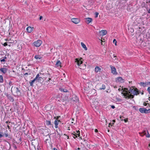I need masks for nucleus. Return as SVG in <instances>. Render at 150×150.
Wrapping results in <instances>:
<instances>
[{"mask_svg": "<svg viewBox=\"0 0 150 150\" xmlns=\"http://www.w3.org/2000/svg\"><path fill=\"white\" fill-rule=\"evenodd\" d=\"M124 89V90L122 91L121 94L125 96V98L128 99L134 98L133 95H132L131 94H129L128 92L129 90L127 88H125Z\"/></svg>", "mask_w": 150, "mask_h": 150, "instance_id": "f257e3e1", "label": "nucleus"}, {"mask_svg": "<svg viewBox=\"0 0 150 150\" xmlns=\"http://www.w3.org/2000/svg\"><path fill=\"white\" fill-rule=\"evenodd\" d=\"M128 92L129 93V94L130 93H131V94H133L134 96V95H137L139 93L138 90L136 88L135 89L133 87H132V88H130L129 89V90Z\"/></svg>", "mask_w": 150, "mask_h": 150, "instance_id": "f03ea898", "label": "nucleus"}, {"mask_svg": "<svg viewBox=\"0 0 150 150\" xmlns=\"http://www.w3.org/2000/svg\"><path fill=\"white\" fill-rule=\"evenodd\" d=\"M32 144L34 146L35 148L36 149H38L39 148V142L38 141L37 139L33 140L32 141Z\"/></svg>", "mask_w": 150, "mask_h": 150, "instance_id": "7ed1b4c3", "label": "nucleus"}, {"mask_svg": "<svg viewBox=\"0 0 150 150\" xmlns=\"http://www.w3.org/2000/svg\"><path fill=\"white\" fill-rule=\"evenodd\" d=\"M139 134L142 137L145 135L147 138H149L150 137V134L149 133V132H139Z\"/></svg>", "mask_w": 150, "mask_h": 150, "instance_id": "20e7f679", "label": "nucleus"}, {"mask_svg": "<svg viewBox=\"0 0 150 150\" xmlns=\"http://www.w3.org/2000/svg\"><path fill=\"white\" fill-rule=\"evenodd\" d=\"M42 43V41L40 40H38L33 43L34 45L36 47H39Z\"/></svg>", "mask_w": 150, "mask_h": 150, "instance_id": "39448f33", "label": "nucleus"}, {"mask_svg": "<svg viewBox=\"0 0 150 150\" xmlns=\"http://www.w3.org/2000/svg\"><path fill=\"white\" fill-rule=\"evenodd\" d=\"M110 67L111 69V73L114 74L116 75L117 74V73L116 71V69L115 67L112 66L110 65Z\"/></svg>", "mask_w": 150, "mask_h": 150, "instance_id": "423d86ee", "label": "nucleus"}, {"mask_svg": "<svg viewBox=\"0 0 150 150\" xmlns=\"http://www.w3.org/2000/svg\"><path fill=\"white\" fill-rule=\"evenodd\" d=\"M71 21L74 23L77 24L79 23L80 21V20L78 18H72L71 19Z\"/></svg>", "mask_w": 150, "mask_h": 150, "instance_id": "0eeeda50", "label": "nucleus"}, {"mask_svg": "<svg viewBox=\"0 0 150 150\" xmlns=\"http://www.w3.org/2000/svg\"><path fill=\"white\" fill-rule=\"evenodd\" d=\"M139 110L141 113H147V109L145 108H141L139 109Z\"/></svg>", "mask_w": 150, "mask_h": 150, "instance_id": "6e6552de", "label": "nucleus"}, {"mask_svg": "<svg viewBox=\"0 0 150 150\" xmlns=\"http://www.w3.org/2000/svg\"><path fill=\"white\" fill-rule=\"evenodd\" d=\"M116 82H120L121 83H123L124 82V80L121 77H119L116 78Z\"/></svg>", "mask_w": 150, "mask_h": 150, "instance_id": "1a4fd4ad", "label": "nucleus"}, {"mask_svg": "<svg viewBox=\"0 0 150 150\" xmlns=\"http://www.w3.org/2000/svg\"><path fill=\"white\" fill-rule=\"evenodd\" d=\"M38 75H37L35 78L32 81H30V85L31 86H33V84L34 82L37 79V78H38Z\"/></svg>", "mask_w": 150, "mask_h": 150, "instance_id": "9d476101", "label": "nucleus"}, {"mask_svg": "<svg viewBox=\"0 0 150 150\" xmlns=\"http://www.w3.org/2000/svg\"><path fill=\"white\" fill-rule=\"evenodd\" d=\"M77 133H75V132H74V134H74V135L75 136V137L74 136V137L75 138L76 137H77V136H78L79 137H80V138H81V139H82V138H81V137H80V132H76Z\"/></svg>", "mask_w": 150, "mask_h": 150, "instance_id": "9b49d317", "label": "nucleus"}, {"mask_svg": "<svg viewBox=\"0 0 150 150\" xmlns=\"http://www.w3.org/2000/svg\"><path fill=\"white\" fill-rule=\"evenodd\" d=\"M6 96L8 97V98L10 100L13 101L14 99L13 98L11 95H9L8 93L5 94Z\"/></svg>", "mask_w": 150, "mask_h": 150, "instance_id": "f8f14e48", "label": "nucleus"}, {"mask_svg": "<svg viewBox=\"0 0 150 150\" xmlns=\"http://www.w3.org/2000/svg\"><path fill=\"white\" fill-rule=\"evenodd\" d=\"M75 60V61L77 62V64L78 66H80L82 63V62L81 60H79L78 59H76Z\"/></svg>", "mask_w": 150, "mask_h": 150, "instance_id": "ddd939ff", "label": "nucleus"}, {"mask_svg": "<svg viewBox=\"0 0 150 150\" xmlns=\"http://www.w3.org/2000/svg\"><path fill=\"white\" fill-rule=\"evenodd\" d=\"M86 22L87 24H88L92 21V19L90 18H85Z\"/></svg>", "mask_w": 150, "mask_h": 150, "instance_id": "4468645a", "label": "nucleus"}, {"mask_svg": "<svg viewBox=\"0 0 150 150\" xmlns=\"http://www.w3.org/2000/svg\"><path fill=\"white\" fill-rule=\"evenodd\" d=\"M15 90L16 91L17 95L19 96L20 95V90H19L18 88H15Z\"/></svg>", "mask_w": 150, "mask_h": 150, "instance_id": "2eb2a0df", "label": "nucleus"}, {"mask_svg": "<svg viewBox=\"0 0 150 150\" xmlns=\"http://www.w3.org/2000/svg\"><path fill=\"white\" fill-rule=\"evenodd\" d=\"M33 28L29 26L27 28L26 30L28 33H30L33 31Z\"/></svg>", "mask_w": 150, "mask_h": 150, "instance_id": "dca6fc26", "label": "nucleus"}, {"mask_svg": "<svg viewBox=\"0 0 150 150\" xmlns=\"http://www.w3.org/2000/svg\"><path fill=\"white\" fill-rule=\"evenodd\" d=\"M99 33L100 34V35L102 36L105 35L107 33V31L105 30H102L100 31Z\"/></svg>", "mask_w": 150, "mask_h": 150, "instance_id": "f3484780", "label": "nucleus"}, {"mask_svg": "<svg viewBox=\"0 0 150 150\" xmlns=\"http://www.w3.org/2000/svg\"><path fill=\"white\" fill-rule=\"evenodd\" d=\"M61 122L59 120H56L54 122V124L55 125V127L56 128H57L58 127L57 125L59 122Z\"/></svg>", "mask_w": 150, "mask_h": 150, "instance_id": "a211bd4d", "label": "nucleus"}, {"mask_svg": "<svg viewBox=\"0 0 150 150\" xmlns=\"http://www.w3.org/2000/svg\"><path fill=\"white\" fill-rule=\"evenodd\" d=\"M99 103L97 101H95L93 102L92 105H93V107L96 108L97 105H98Z\"/></svg>", "mask_w": 150, "mask_h": 150, "instance_id": "6ab92c4d", "label": "nucleus"}, {"mask_svg": "<svg viewBox=\"0 0 150 150\" xmlns=\"http://www.w3.org/2000/svg\"><path fill=\"white\" fill-rule=\"evenodd\" d=\"M40 74H38L37 75H38V78H37V79L36 80H37L39 82H41V81H42L43 80V78L41 77H40Z\"/></svg>", "mask_w": 150, "mask_h": 150, "instance_id": "aec40b11", "label": "nucleus"}, {"mask_svg": "<svg viewBox=\"0 0 150 150\" xmlns=\"http://www.w3.org/2000/svg\"><path fill=\"white\" fill-rule=\"evenodd\" d=\"M4 136L7 137L8 134H4L2 133V132H0V138Z\"/></svg>", "mask_w": 150, "mask_h": 150, "instance_id": "412c9836", "label": "nucleus"}, {"mask_svg": "<svg viewBox=\"0 0 150 150\" xmlns=\"http://www.w3.org/2000/svg\"><path fill=\"white\" fill-rule=\"evenodd\" d=\"M59 90L63 92H68L67 90L66 89L64 88H59Z\"/></svg>", "mask_w": 150, "mask_h": 150, "instance_id": "4be33fe9", "label": "nucleus"}, {"mask_svg": "<svg viewBox=\"0 0 150 150\" xmlns=\"http://www.w3.org/2000/svg\"><path fill=\"white\" fill-rule=\"evenodd\" d=\"M101 69L98 67L97 66L95 68V71L96 72H100L101 71Z\"/></svg>", "mask_w": 150, "mask_h": 150, "instance_id": "5701e85b", "label": "nucleus"}, {"mask_svg": "<svg viewBox=\"0 0 150 150\" xmlns=\"http://www.w3.org/2000/svg\"><path fill=\"white\" fill-rule=\"evenodd\" d=\"M0 71L4 74H5L7 71V70L5 68H3L0 69Z\"/></svg>", "mask_w": 150, "mask_h": 150, "instance_id": "b1692460", "label": "nucleus"}, {"mask_svg": "<svg viewBox=\"0 0 150 150\" xmlns=\"http://www.w3.org/2000/svg\"><path fill=\"white\" fill-rule=\"evenodd\" d=\"M81 45L82 47L85 50H87V48L86 47V45L82 42L81 43Z\"/></svg>", "mask_w": 150, "mask_h": 150, "instance_id": "393cba45", "label": "nucleus"}, {"mask_svg": "<svg viewBox=\"0 0 150 150\" xmlns=\"http://www.w3.org/2000/svg\"><path fill=\"white\" fill-rule=\"evenodd\" d=\"M35 58L36 59H40L42 58V57L40 55H36L35 56Z\"/></svg>", "mask_w": 150, "mask_h": 150, "instance_id": "a878e982", "label": "nucleus"}, {"mask_svg": "<svg viewBox=\"0 0 150 150\" xmlns=\"http://www.w3.org/2000/svg\"><path fill=\"white\" fill-rule=\"evenodd\" d=\"M61 62L60 61L58 60L56 62V66L57 67H58L59 66L61 67Z\"/></svg>", "mask_w": 150, "mask_h": 150, "instance_id": "bb28decb", "label": "nucleus"}, {"mask_svg": "<svg viewBox=\"0 0 150 150\" xmlns=\"http://www.w3.org/2000/svg\"><path fill=\"white\" fill-rule=\"evenodd\" d=\"M47 77H48V80H47V81H46V82L47 81H49L51 79L50 78V74H49V73H47Z\"/></svg>", "mask_w": 150, "mask_h": 150, "instance_id": "cd10ccee", "label": "nucleus"}, {"mask_svg": "<svg viewBox=\"0 0 150 150\" xmlns=\"http://www.w3.org/2000/svg\"><path fill=\"white\" fill-rule=\"evenodd\" d=\"M3 77L2 75H0V82L3 83Z\"/></svg>", "mask_w": 150, "mask_h": 150, "instance_id": "c85d7f7f", "label": "nucleus"}, {"mask_svg": "<svg viewBox=\"0 0 150 150\" xmlns=\"http://www.w3.org/2000/svg\"><path fill=\"white\" fill-rule=\"evenodd\" d=\"M105 86L104 84H103L102 85V87L100 88V90L105 89Z\"/></svg>", "mask_w": 150, "mask_h": 150, "instance_id": "c756f323", "label": "nucleus"}, {"mask_svg": "<svg viewBox=\"0 0 150 150\" xmlns=\"http://www.w3.org/2000/svg\"><path fill=\"white\" fill-rule=\"evenodd\" d=\"M46 124L48 125H51L50 121L48 120L46 121Z\"/></svg>", "mask_w": 150, "mask_h": 150, "instance_id": "7c9ffc66", "label": "nucleus"}, {"mask_svg": "<svg viewBox=\"0 0 150 150\" xmlns=\"http://www.w3.org/2000/svg\"><path fill=\"white\" fill-rule=\"evenodd\" d=\"M149 84H150V82H147L144 83L145 86L146 85H147Z\"/></svg>", "mask_w": 150, "mask_h": 150, "instance_id": "2f4dec72", "label": "nucleus"}, {"mask_svg": "<svg viewBox=\"0 0 150 150\" xmlns=\"http://www.w3.org/2000/svg\"><path fill=\"white\" fill-rule=\"evenodd\" d=\"M116 100L117 101V102H121L122 100L121 99L118 98H116Z\"/></svg>", "mask_w": 150, "mask_h": 150, "instance_id": "473e14b6", "label": "nucleus"}, {"mask_svg": "<svg viewBox=\"0 0 150 150\" xmlns=\"http://www.w3.org/2000/svg\"><path fill=\"white\" fill-rule=\"evenodd\" d=\"M5 59H6V57H4V58H3V59L1 58V62H5Z\"/></svg>", "mask_w": 150, "mask_h": 150, "instance_id": "72a5a7b5", "label": "nucleus"}, {"mask_svg": "<svg viewBox=\"0 0 150 150\" xmlns=\"http://www.w3.org/2000/svg\"><path fill=\"white\" fill-rule=\"evenodd\" d=\"M140 84L142 86H145L144 83V82H141L140 83Z\"/></svg>", "mask_w": 150, "mask_h": 150, "instance_id": "f704fd0d", "label": "nucleus"}, {"mask_svg": "<svg viewBox=\"0 0 150 150\" xmlns=\"http://www.w3.org/2000/svg\"><path fill=\"white\" fill-rule=\"evenodd\" d=\"M98 12H96L95 13V18H96L98 17Z\"/></svg>", "mask_w": 150, "mask_h": 150, "instance_id": "c9c22d12", "label": "nucleus"}, {"mask_svg": "<svg viewBox=\"0 0 150 150\" xmlns=\"http://www.w3.org/2000/svg\"><path fill=\"white\" fill-rule=\"evenodd\" d=\"M113 43H115V45H116V40L115 39H114V40H113Z\"/></svg>", "mask_w": 150, "mask_h": 150, "instance_id": "e433bc0d", "label": "nucleus"}, {"mask_svg": "<svg viewBox=\"0 0 150 150\" xmlns=\"http://www.w3.org/2000/svg\"><path fill=\"white\" fill-rule=\"evenodd\" d=\"M76 97V99L75 100H73L75 102H77L79 101V99L77 98V97Z\"/></svg>", "mask_w": 150, "mask_h": 150, "instance_id": "4c0bfd02", "label": "nucleus"}, {"mask_svg": "<svg viewBox=\"0 0 150 150\" xmlns=\"http://www.w3.org/2000/svg\"><path fill=\"white\" fill-rule=\"evenodd\" d=\"M147 91L150 94V87H149L147 89Z\"/></svg>", "mask_w": 150, "mask_h": 150, "instance_id": "58836bf2", "label": "nucleus"}, {"mask_svg": "<svg viewBox=\"0 0 150 150\" xmlns=\"http://www.w3.org/2000/svg\"><path fill=\"white\" fill-rule=\"evenodd\" d=\"M149 112H150V109H149L148 110H147V112L146 113H149Z\"/></svg>", "mask_w": 150, "mask_h": 150, "instance_id": "ea45409f", "label": "nucleus"}, {"mask_svg": "<svg viewBox=\"0 0 150 150\" xmlns=\"http://www.w3.org/2000/svg\"><path fill=\"white\" fill-rule=\"evenodd\" d=\"M8 84L10 86H11V85H12V82H11V81H9V82Z\"/></svg>", "mask_w": 150, "mask_h": 150, "instance_id": "a19ab883", "label": "nucleus"}, {"mask_svg": "<svg viewBox=\"0 0 150 150\" xmlns=\"http://www.w3.org/2000/svg\"><path fill=\"white\" fill-rule=\"evenodd\" d=\"M4 46H6L7 45V44L6 42H5V43H4Z\"/></svg>", "mask_w": 150, "mask_h": 150, "instance_id": "79ce46f5", "label": "nucleus"}, {"mask_svg": "<svg viewBox=\"0 0 150 150\" xmlns=\"http://www.w3.org/2000/svg\"><path fill=\"white\" fill-rule=\"evenodd\" d=\"M146 2L147 3L150 2V0H146Z\"/></svg>", "mask_w": 150, "mask_h": 150, "instance_id": "37998d69", "label": "nucleus"}, {"mask_svg": "<svg viewBox=\"0 0 150 150\" xmlns=\"http://www.w3.org/2000/svg\"><path fill=\"white\" fill-rule=\"evenodd\" d=\"M42 18L43 17L42 16H41L39 18L40 20H41L42 19Z\"/></svg>", "mask_w": 150, "mask_h": 150, "instance_id": "c03bdc74", "label": "nucleus"}, {"mask_svg": "<svg viewBox=\"0 0 150 150\" xmlns=\"http://www.w3.org/2000/svg\"><path fill=\"white\" fill-rule=\"evenodd\" d=\"M147 105V103H145V102L144 103V105L146 106Z\"/></svg>", "mask_w": 150, "mask_h": 150, "instance_id": "a18cd8bd", "label": "nucleus"}, {"mask_svg": "<svg viewBox=\"0 0 150 150\" xmlns=\"http://www.w3.org/2000/svg\"><path fill=\"white\" fill-rule=\"evenodd\" d=\"M111 107L112 108V109H114L115 108V107L114 106V105H112L111 106Z\"/></svg>", "mask_w": 150, "mask_h": 150, "instance_id": "49530a36", "label": "nucleus"}, {"mask_svg": "<svg viewBox=\"0 0 150 150\" xmlns=\"http://www.w3.org/2000/svg\"><path fill=\"white\" fill-rule=\"evenodd\" d=\"M124 120L125 122H127L128 121L127 119H124Z\"/></svg>", "mask_w": 150, "mask_h": 150, "instance_id": "de8ad7c7", "label": "nucleus"}, {"mask_svg": "<svg viewBox=\"0 0 150 150\" xmlns=\"http://www.w3.org/2000/svg\"><path fill=\"white\" fill-rule=\"evenodd\" d=\"M28 73H26L24 74V75L25 76L26 75H28Z\"/></svg>", "mask_w": 150, "mask_h": 150, "instance_id": "09e8293b", "label": "nucleus"}, {"mask_svg": "<svg viewBox=\"0 0 150 150\" xmlns=\"http://www.w3.org/2000/svg\"><path fill=\"white\" fill-rule=\"evenodd\" d=\"M122 89L120 88H119V89H118V90L119 91H122Z\"/></svg>", "mask_w": 150, "mask_h": 150, "instance_id": "8fccbe9b", "label": "nucleus"}, {"mask_svg": "<svg viewBox=\"0 0 150 150\" xmlns=\"http://www.w3.org/2000/svg\"><path fill=\"white\" fill-rule=\"evenodd\" d=\"M113 56L114 57H116L115 54H113Z\"/></svg>", "mask_w": 150, "mask_h": 150, "instance_id": "3c124183", "label": "nucleus"}, {"mask_svg": "<svg viewBox=\"0 0 150 150\" xmlns=\"http://www.w3.org/2000/svg\"><path fill=\"white\" fill-rule=\"evenodd\" d=\"M148 13H150V8L148 11Z\"/></svg>", "mask_w": 150, "mask_h": 150, "instance_id": "603ef678", "label": "nucleus"}, {"mask_svg": "<svg viewBox=\"0 0 150 150\" xmlns=\"http://www.w3.org/2000/svg\"><path fill=\"white\" fill-rule=\"evenodd\" d=\"M53 150H57V149H56V148H54L53 149Z\"/></svg>", "mask_w": 150, "mask_h": 150, "instance_id": "864d4df0", "label": "nucleus"}, {"mask_svg": "<svg viewBox=\"0 0 150 150\" xmlns=\"http://www.w3.org/2000/svg\"><path fill=\"white\" fill-rule=\"evenodd\" d=\"M7 127H8V128L9 129L10 128H9V126L8 125H7Z\"/></svg>", "mask_w": 150, "mask_h": 150, "instance_id": "5fc2aeb1", "label": "nucleus"}, {"mask_svg": "<svg viewBox=\"0 0 150 150\" xmlns=\"http://www.w3.org/2000/svg\"><path fill=\"white\" fill-rule=\"evenodd\" d=\"M94 131L96 132V131H98V130L96 129H95Z\"/></svg>", "mask_w": 150, "mask_h": 150, "instance_id": "6e6d98bb", "label": "nucleus"}, {"mask_svg": "<svg viewBox=\"0 0 150 150\" xmlns=\"http://www.w3.org/2000/svg\"><path fill=\"white\" fill-rule=\"evenodd\" d=\"M67 130H70V127H69L68 128Z\"/></svg>", "mask_w": 150, "mask_h": 150, "instance_id": "4d7b16f0", "label": "nucleus"}, {"mask_svg": "<svg viewBox=\"0 0 150 150\" xmlns=\"http://www.w3.org/2000/svg\"><path fill=\"white\" fill-rule=\"evenodd\" d=\"M114 88H117V86H115L114 87Z\"/></svg>", "mask_w": 150, "mask_h": 150, "instance_id": "13d9d810", "label": "nucleus"}, {"mask_svg": "<svg viewBox=\"0 0 150 150\" xmlns=\"http://www.w3.org/2000/svg\"><path fill=\"white\" fill-rule=\"evenodd\" d=\"M60 117V116L57 117V119H59Z\"/></svg>", "mask_w": 150, "mask_h": 150, "instance_id": "bf43d9fd", "label": "nucleus"}, {"mask_svg": "<svg viewBox=\"0 0 150 150\" xmlns=\"http://www.w3.org/2000/svg\"><path fill=\"white\" fill-rule=\"evenodd\" d=\"M8 121H6V124H8Z\"/></svg>", "mask_w": 150, "mask_h": 150, "instance_id": "052dcab7", "label": "nucleus"}, {"mask_svg": "<svg viewBox=\"0 0 150 150\" xmlns=\"http://www.w3.org/2000/svg\"><path fill=\"white\" fill-rule=\"evenodd\" d=\"M110 126H112V125H111V124L109 123V126H110Z\"/></svg>", "mask_w": 150, "mask_h": 150, "instance_id": "680f3d73", "label": "nucleus"}, {"mask_svg": "<svg viewBox=\"0 0 150 150\" xmlns=\"http://www.w3.org/2000/svg\"><path fill=\"white\" fill-rule=\"evenodd\" d=\"M101 42H101V45H103V44H102V42H103V41H102V40H101Z\"/></svg>", "mask_w": 150, "mask_h": 150, "instance_id": "e2e57ef3", "label": "nucleus"}, {"mask_svg": "<svg viewBox=\"0 0 150 150\" xmlns=\"http://www.w3.org/2000/svg\"><path fill=\"white\" fill-rule=\"evenodd\" d=\"M113 122H115V120H113Z\"/></svg>", "mask_w": 150, "mask_h": 150, "instance_id": "0e129e2a", "label": "nucleus"}, {"mask_svg": "<svg viewBox=\"0 0 150 150\" xmlns=\"http://www.w3.org/2000/svg\"><path fill=\"white\" fill-rule=\"evenodd\" d=\"M149 100L150 101V97H149Z\"/></svg>", "mask_w": 150, "mask_h": 150, "instance_id": "69168bd1", "label": "nucleus"}, {"mask_svg": "<svg viewBox=\"0 0 150 150\" xmlns=\"http://www.w3.org/2000/svg\"><path fill=\"white\" fill-rule=\"evenodd\" d=\"M143 92H142V95H143Z\"/></svg>", "mask_w": 150, "mask_h": 150, "instance_id": "338daca9", "label": "nucleus"}, {"mask_svg": "<svg viewBox=\"0 0 150 150\" xmlns=\"http://www.w3.org/2000/svg\"><path fill=\"white\" fill-rule=\"evenodd\" d=\"M37 150H40V148H39L38 149H37Z\"/></svg>", "mask_w": 150, "mask_h": 150, "instance_id": "774afa93", "label": "nucleus"}]
</instances>
